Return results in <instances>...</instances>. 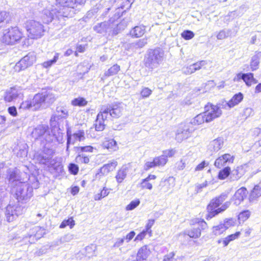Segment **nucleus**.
<instances>
[{"instance_id": "1", "label": "nucleus", "mask_w": 261, "mask_h": 261, "mask_svg": "<svg viewBox=\"0 0 261 261\" xmlns=\"http://www.w3.org/2000/svg\"><path fill=\"white\" fill-rule=\"evenodd\" d=\"M227 198V194L222 193L220 196L216 197L211 200L207 206L208 214L205 217L207 220L211 219L219 214L222 213L229 206L230 202L227 201L219 207Z\"/></svg>"}, {"instance_id": "2", "label": "nucleus", "mask_w": 261, "mask_h": 261, "mask_svg": "<svg viewBox=\"0 0 261 261\" xmlns=\"http://www.w3.org/2000/svg\"><path fill=\"white\" fill-rule=\"evenodd\" d=\"M57 97L51 90H45L41 93L36 94L30 103H27L26 107H34L35 110L40 108L42 105L48 106L52 104L56 99Z\"/></svg>"}, {"instance_id": "3", "label": "nucleus", "mask_w": 261, "mask_h": 261, "mask_svg": "<svg viewBox=\"0 0 261 261\" xmlns=\"http://www.w3.org/2000/svg\"><path fill=\"white\" fill-rule=\"evenodd\" d=\"M164 53L160 48L149 49L145 55L143 63L149 70L158 68L164 60Z\"/></svg>"}, {"instance_id": "4", "label": "nucleus", "mask_w": 261, "mask_h": 261, "mask_svg": "<svg viewBox=\"0 0 261 261\" xmlns=\"http://www.w3.org/2000/svg\"><path fill=\"white\" fill-rule=\"evenodd\" d=\"M82 2V0H56V5L59 7L58 16L72 17L74 8Z\"/></svg>"}, {"instance_id": "5", "label": "nucleus", "mask_w": 261, "mask_h": 261, "mask_svg": "<svg viewBox=\"0 0 261 261\" xmlns=\"http://www.w3.org/2000/svg\"><path fill=\"white\" fill-rule=\"evenodd\" d=\"M11 189L12 192L14 193L16 198L19 202H26L33 196V187L28 184L18 182L17 186Z\"/></svg>"}, {"instance_id": "6", "label": "nucleus", "mask_w": 261, "mask_h": 261, "mask_svg": "<svg viewBox=\"0 0 261 261\" xmlns=\"http://www.w3.org/2000/svg\"><path fill=\"white\" fill-rule=\"evenodd\" d=\"M55 154V149L53 148L49 143H47L42 150L36 152L34 154V159L39 164L48 165L54 164V160L53 157Z\"/></svg>"}, {"instance_id": "7", "label": "nucleus", "mask_w": 261, "mask_h": 261, "mask_svg": "<svg viewBox=\"0 0 261 261\" xmlns=\"http://www.w3.org/2000/svg\"><path fill=\"white\" fill-rule=\"evenodd\" d=\"M22 38V33L19 29L16 27H11L4 31L2 41L7 44H14Z\"/></svg>"}, {"instance_id": "8", "label": "nucleus", "mask_w": 261, "mask_h": 261, "mask_svg": "<svg viewBox=\"0 0 261 261\" xmlns=\"http://www.w3.org/2000/svg\"><path fill=\"white\" fill-rule=\"evenodd\" d=\"M26 28L29 33V37L32 39H38L44 34L43 25L39 21L29 20L26 22Z\"/></svg>"}, {"instance_id": "9", "label": "nucleus", "mask_w": 261, "mask_h": 261, "mask_svg": "<svg viewBox=\"0 0 261 261\" xmlns=\"http://www.w3.org/2000/svg\"><path fill=\"white\" fill-rule=\"evenodd\" d=\"M192 222L195 225L194 227L185 231V233L190 238H198L201 236V230L205 229L207 227V224L203 220H200L199 219L193 220Z\"/></svg>"}, {"instance_id": "10", "label": "nucleus", "mask_w": 261, "mask_h": 261, "mask_svg": "<svg viewBox=\"0 0 261 261\" xmlns=\"http://www.w3.org/2000/svg\"><path fill=\"white\" fill-rule=\"evenodd\" d=\"M23 207L19 204H9L6 208L5 217L9 222L14 221L19 215L22 214Z\"/></svg>"}, {"instance_id": "11", "label": "nucleus", "mask_w": 261, "mask_h": 261, "mask_svg": "<svg viewBox=\"0 0 261 261\" xmlns=\"http://www.w3.org/2000/svg\"><path fill=\"white\" fill-rule=\"evenodd\" d=\"M195 129L194 126H191V124H180L176 133L175 139L178 142H182L190 137Z\"/></svg>"}, {"instance_id": "12", "label": "nucleus", "mask_w": 261, "mask_h": 261, "mask_svg": "<svg viewBox=\"0 0 261 261\" xmlns=\"http://www.w3.org/2000/svg\"><path fill=\"white\" fill-rule=\"evenodd\" d=\"M35 61V53L30 52L15 64L14 70L15 71L19 72L32 66Z\"/></svg>"}, {"instance_id": "13", "label": "nucleus", "mask_w": 261, "mask_h": 261, "mask_svg": "<svg viewBox=\"0 0 261 261\" xmlns=\"http://www.w3.org/2000/svg\"><path fill=\"white\" fill-rule=\"evenodd\" d=\"M23 94L19 87H13L7 89L5 92L4 99L6 102H12L22 99Z\"/></svg>"}, {"instance_id": "14", "label": "nucleus", "mask_w": 261, "mask_h": 261, "mask_svg": "<svg viewBox=\"0 0 261 261\" xmlns=\"http://www.w3.org/2000/svg\"><path fill=\"white\" fill-rule=\"evenodd\" d=\"M59 10L58 9H52L51 10L45 9L43 11L42 19L44 23H48L53 20H58L61 24L64 23L65 16L58 17Z\"/></svg>"}, {"instance_id": "15", "label": "nucleus", "mask_w": 261, "mask_h": 261, "mask_svg": "<svg viewBox=\"0 0 261 261\" xmlns=\"http://www.w3.org/2000/svg\"><path fill=\"white\" fill-rule=\"evenodd\" d=\"M106 109L105 114H107L108 118L112 117L117 118L122 114V107L120 103L112 104L110 106H103L101 109Z\"/></svg>"}, {"instance_id": "16", "label": "nucleus", "mask_w": 261, "mask_h": 261, "mask_svg": "<svg viewBox=\"0 0 261 261\" xmlns=\"http://www.w3.org/2000/svg\"><path fill=\"white\" fill-rule=\"evenodd\" d=\"M204 114L206 117L207 122L213 121L214 119L220 117L222 114L221 110L216 105L208 104L204 107Z\"/></svg>"}, {"instance_id": "17", "label": "nucleus", "mask_w": 261, "mask_h": 261, "mask_svg": "<svg viewBox=\"0 0 261 261\" xmlns=\"http://www.w3.org/2000/svg\"><path fill=\"white\" fill-rule=\"evenodd\" d=\"M67 146L66 151H69V145L73 144L75 141H81L85 139V133L83 130H79L77 132L72 134L69 128L67 130Z\"/></svg>"}, {"instance_id": "18", "label": "nucleus", "mask_w": 261, "mask_h": 261, "mask_svg": "<svg viewBox=\"0 0 261 261\" xmlns=\"http://www.w3.org/2000/svg\"><path fill=\"white\" fill-rule=\"evenodd\" d=\"M114 18H111L108 21L97 23L93 29L98 33L105 34L108 32H112L114 27Z\"/></svg>"}, {"instance_id": "19", "label": "nucleus", "mask_w": 261, "mask_h": 261, "mask_svg": "<svg viewBox=\"0 0 261 261\" xmlns=\"http://www.w3.org/2000/svg\"><path fill=\"white\" fill-rule=\"evenodd\" d=\"M106 109L100 111L97 115L96 119L95 121L94 125L95 130L96 131L101 132L105 128L106 124L105 122L108 119L107 117V114H105Z\"/></svg>"}, {"instance_id": "20", "label": "nucleus", "mask_w": 261, "mask_h": 261, "mask_svg": "<svg viewBox=\"0 0 261 261\" xmlns=\"http://www.w3.org/2000/svg\"><path fill=\"white\" fill-rule=\"evenodd\" d=\"M233 161V156H231L230 154L226 153L217 158L215 162L214 165L218 168H221L230 163H232Z\"/></svg>"}, {"instance_id": "21", "label": "nucleus", "mask_w": 261, "mask_h": 261, "mask_svg": "<svg viewBox=\"0 0 261 261\" xmlns=\"http://www.w3.org/2000/svg\"><path fill=\"white\" fill-rule=\"evenodd\" d=\"M7 179L9 181V184L10 185L12 188L17 186L18 185V182H21L20 181L18 170L16 169H9L8 170Z\"/></svg>"}, {"instance_id": "22", "label": "nucleus", "mask_w": 261, "mask_h": 261, "mask_svg": "<svg viewBox=\"0 0 261 261\" xmlns=\"http://www.w3.org/2000/svg\"><path fill=\"white\" fill-rule=\"evenodd\" d=\"M247 189L244 187H242L236 192L231 200L233 202L234 204L239 205L247 197Z\"/></svg>"}, {"instance_id": "23", "label": "nucleus", "mask_w": 261, "mask_h": 261, "mask_svg": "<svg viewBox=\"0 0 261 261\" xmlns=\"http://www.w3.org/2000/svg\"><path fill=\"white\" fill-rule=\"evenodd\" d=\"M48 126L44 125H38L35 128L32 132V137L35 139H37L44 136H48L50 137V135L48 134Z\"/></svg>"}, {"instance_id": "24", "label": "nucleus", "mask_w": 261, "mask_h": 261, "mask_svg": "<svg viewBox=\"0 0 261 261\" xmlns=\"http://www.w3.org/2000/svg\"><path fill=\"white\" fill-rule=\"evenodd\" d=\"M206 62L205 61H200L194 64L190 65L189 66L182 68L183 72L186 74H191L196 71L201 69V67L205 65Z\"/></svg>"}, {"instance_id": "25", "label": "nucleus", "mask_w": 261, "mask_h": 261, "mask_svg": "<svg viewBox=\"0 0 261 261\" xmlns=\"http://www.w3.org/2000/svg\"><path fill=\"white\" fill-rule=\"evenodd\" d=\"M237 76L238 80H243L248 86H250L258 82L257 80L254 78L253 74L252 73H239Z\"/></svg>"}, {"instance_id": "26", "label": "nucleus", "mask_w": 261, "mask_h": 261, "mask_svg": "<svg viewBox=\"0 0 261 261\" xmlns=\"http://www.w3.org/2000/svg\"><path fill=\"white\" fill-rule=\"evenodd\" d=\"M166 164L165 158L163 156H159L155 158L152 162H147L145 163L144 169L148 170L151 168L156 166H163Z\"/></svg>"}, {"instance_id": "27", "label": "nucleus", "mask_w": 261, "mask_h": 261, "mask_svg": "<svg viewBox=\"0 0 261 261\" xmlns=\"http://www.w3.org/2000/svg\"><path fill=\"white\" fill-rule=\"evenodd\" d=\"M130 20L129 18H124L120 22L118 23L114 18V27L112 28V33L114 35L118 34L121 31L123 30L128 25Z\"/></svg>"}, {"instance_id": "28", "label": "nucleus", "mask_w": 261, "mask_h": 261, "mask_svg": "<svg viewBox=\"0 0 261 261\" xmlns=\"http://www.w3.org/2000/svg\"><path fill=\"white\" fill-rule=\"evenodd\" d=\"M175 186V179L173 177H169L167 179L162 180L159 187L163 192H166Z\"/></svg>"}, {"instance_id": "29", "label": "nucleus", "mask_w": 261, "mask_h": 261, "mask_svg": "<svg viewBox=\"0 0 261 261\" xmlns=\"http://www.w3.org/2000/svg\"><path fill=\"white\" fill-rule=\"evenodd\" d=\"M223 145V139L218 138L211 141L208 145V150L215 152L219 150Z\"/></svg>"}, {"instance_id": "30", "label": "nucleus", "mask_w": 261, "mask_h": 261, "mask_svg": "<svg viewBox=\"0 0 261 261\" xmlns=\"http://www.w3.org/2000/svg\"><path fill=\"white\" fill-rule=\"evenodd\" d=\"M117 165V161L113 160L110 163L104 165L100 169L98 174H101L102 175L107 174L110 171L114 170Z\"/></svg>"}, {"instance_id": "31", "label": "nucleus", "mask_w": 261, "mask_h": 261, "mask_svg": "<svg viewBox=\"0 0 261 261\" xmlns=\"http://www.w3.org/2000/svg\"><path fill=\"white\" fill-rule=\"evenodd\" d=\"M145 32V27L144 25H138L133 28L129 32L130 36L133 38H139L142 36Z\"/></svg>"}, {"instance_id": "32", "label": "nucleus", "mask_w": 261, "mask_h": 261, "mask_svg": "<svg viewBox=\"0 0 261 261\" xmlns=\"http://www.w3.org/2000/svg\"><path fill=\"white\" fill-rule=\"evenodd\" d=\"M149 254L150 250L144 246L139 250L136 259L138 261H145Z\"/></svg>"}, {"instance_id": "33", "label": "nucleus", "mask_w": 261, "mask_h": 261, "mask_svg": "<svg viewBox=\"0 0 261 261\" xmlns=\"http://www.w3.org/2000/svg\"><path fill=\"white\" fill-rule=\"evenodd\" d=\"M204 122H207L205 114H204V113L203 112L197 115L188 123L191 124V126H194V125H200Z\"/></svg>"}, {"instance_id": "34", "label": "nucleus", "mask_w": 261, "mask_h": 261, "mask_svg": "<svg viewBox=\"0 0 261 261\" xmlns=\"http://www.w3.org/2000/svg\"><path fill=\"white\" fill-rule=\"evenodd\" d=\"M260 58L261 51L256 52L255 55L252 57L250 62V67L252 71L258 69Z\"/></svg>"}, {"instance_id": "35", "label": "nucleus", "mask_w": 261, "mask_h": 261, "mask_svg": "<svg viewBox=\"0 0 261 261\" xmlns=\"http://www.w3.org/2000/svg\"><path fill=\"white\" fill-rule=\"evenodd\" d=\"M260 196H261V187L258 185H255L250 194L249 201L253 202Z\"/></svg>"}, {"instance_id": "36", "label": "nucleus", "mask_w": 261, "mask_h": 261, "mask_svg": "<svg viewBox=\"0 0 261 261\" xmlns=\"http://www.w3.org/2000/svg\"><path fill=\"white\" fill-rule=\"evenodd\" d=\"M244 174L243 168L242 166L237 167V168L230 173V178L232 180H237Z\"/></svg>"}, {"instance_id": "37", "label": "nucleus", "mask_w": 261, "mask_h": 261, "mask_svg": "<svg viewBox=\"0 0 261 261\" xmlns=\"http://www.w3.org/2000/svg\"><path fill=\"white\" fill-rule=\"evenodd\" d=\"M102 146L110 150H116L118 148L116 142L112 139L105 140L102 143Z\"/></svg>"}, {"instance_id": "38", "label": "nucleus", "mask_w": 261, "mask_h": 261, "mask_svg": "<svg viewBox=\"0 0 261 261\" xmlns=\"http://www.w3.org/2000/svg\"><path fill=\"white\" fill-rule=\"evenodd\" d=\"M127 172V168L123 166L117 172L116 178L118 183H121L125 178Z\"/></svg>"}, {"instance_id": "39", "label": "nucleus", "mask_w": 261, "mask_h": 261, "mask_svg": "<svg viewBox=\"0 0 261 261\" xmlns=\"http://www.w3.org/2000/svg\"><path fill=\"white\" fill-rule=\"evenodd\" d=\"M243 99V95L242 93L239 92L233 95L230 100H229L230 107L232 108L238 105Z\"/></svg>"}, {"instance_id": "40", "label": "nucleus", "mask_w": 261, "mask_h": 261, "mask_svg": "<svg viewBox=\"0 0 261 261\" xmlns=\"http://www.w3.org/2000/svg\"><path fill=\"white\" fill-rule=\"evenodd\" d=\"M68 114L67 110L62 106L57 107L56 108V112L55 113V114L58 117V119L66 118L68 116Z\"/></svg>"}, {"instance_id": "41", "label": "nucleus", "mask_w": 261, "mask_h": 261, "mask_svg": "<svg viewBox=\"0 0 261 261\" xmlns=\"http://www.w3.org/2000/svg\"><path fill=\"white\" fill-rule=\"evenodd\" d=\"M96 249V245L92 244L85 247L84 250H83L82 253L86 256L90 257L95 254Z\"/></svg>"}, {"instance_id": "42", "label": "nucleus", "mask_w": 261, "mask_h": 261, "mask_svg": "<svg viewBox=\"0 0 261 261\" xmlns=\"http://www.w3.org/2000/svg\"><path fill=\"white\" fill-rule=\"evenodd\" d=\"M240 235V232H236L234 234H232L230 235H229L227 237H226L225 239H224L223 240H219L218 241L219 243H220L221 242H222L223 245L224 247L228 245V244L231 242L232 241L238 238L239 237Z\"/></svg>"}, {"instance_id": "43", "label": "nucleus", "mask_w": 261, "mask_h": 261, "mask_svg": "<svg viewBox=\"0 0 261 261\" xmlns=\"http://www.w3.org/2000/svg\"><path fill=\"white\" fill-rule=\"evenodd\" d=\"M120 70V66L117 64H114L105 72V75L106 76H111L116 75Z\"/></svg>"}, {"instance_id": "44", "label": "nucleus", "mask_w": 261, "mask_h": 261, "mask_svg": "<svg viewBox=\"0 0 261 261\" xmlns=\"http://www.w3.org/2000/svg\"><path fill=\"white\" fill-rule=\"evenodd\" d=\"M87 101L84 97H79L73 99L71 103L73 106L84 107L87 105Z\"/></svg>"}, {"instance_id": "45", "label": "nucleus", "mask_w": 261, "mask_h": 261, "mask_svg": "<svg viewBox=\"0 0 261 261\" xmlns=\"http://www.w3.org/2000/svg\"><path fill=\"white\" fill-rule=\"evenodd\" d=\"M163 261H182V258L180 256H175L174 252H171L164 256Z\"/></svg>"}, {"instance_id": "46", "label": "nucleus", "mask_w": 261, "mask_h": 261, "mask_svg": "<svg viewBox=\"0 0 261 261\" xmlns=\"http://www.w3.org/2000/svg\"><path fill=\"white\" fill-rule=\"evenodd\" d=\"M229 175H230V168L227 166L219 171L218 177L219 179L222 180L225 179Z\"/></svg>"}, {"instance_id": "47", "label": "nucleus", "mask_w": 261, "mask_h": 261, "mask_svg": "<svg viewBox=\"0 0 261 261\" xmlns=\"http://www.w3.org/2000/svg\"><path fill=\"white\" fill-rule=\"evenodd\" d=\"M226 230L222 223L213 227V232L216 236H219L223 233Z\"/></svg>"}, {"instance_id": "48", "label": "nucleus", "mask_w": 261, "mask_h": 261, "mask_svg": "<svg viewBox=\"0 0 261 261\" xmlns=\"http://www.w3.org/2000/svg\"><path fill=\"white\" fill-rule=\"evenodd\" d=\"M250 216V212L248 210L244 211L241 212L238 215V220L239 223H243L246 220H247Z\"/></svg>"}, {"instance_id": "49", "label": "nucleus", "mask_w": 261, "mask_h": 261, "mask_svg": "<svg viewBox=\"0 0 261 261\" xmlns=\"http://www.w3.org/2000/svg\"><path fill=\"white\" fill-rule=\"evenodd\" d=\"M230 30H222L218 33L217 38L218 40H222L230 36Z\"/></svg>"}, {"instance_id": "50", "label": "nucleus", "mask_w": 261, "mask_h": 261, "mask_svg": "<svg viewBox=\"0 0 261 261\" xmlns=\"http://www.w3.org/2000/svg\"><path fill=\"white\" fill-rule=\"evenodd\" d=\"M28 150L27 144H24L19 146V151L17 152V156L20 158H24L27 156Z\"/></svg>"}, {"instance_id": "51", "label": "nucleus", "mask_w": 261, "mask_h": 261, "mask_svg": "<svg viewBox=\"0 0 261 261\" xmlns=\"http://www.w3.org/2000/svg\"><path fill=\"white\" fill-rule=\"evenodd\" d=\"M75 225L74 221L72 218H69L67 220H64L60 224V228H64L67 226H69L72 228Z\"/></svg>"}, {"instance_id": "52", "label": "nucleus", "mask_w": 261, "mask_h": 261, "mask_svg": "<svg viewBox=\"0 0 261 261\" xmlns=\"http://www.w3.org/2000/svg\"><path fill=\"white\" fill-rule=\"evenodd\" d=\"M40 229V228L38 226H35L31 229V231L29 234V237L31 239L33 238L32 241H34V238H35V240L40 238L39 235L38 234L37 231Z\"/></svg>"}, {"instance_id": "53", "label": "nucleus", "mask_w": 261, "mask_h": 261, "mask_svg": "<svg viewBox=\"0 0 261 261\" xmlns=\"http://www.w3.org/2000/svg\"><path fill=\"white\" fill-rule=\"evenodd\" d=\"M59 55L58 53H56L54 56L53 59L44 62L43 63V67L45 68H48L53 64H55L59 58Z\"/></svg>"}, {"instance_id": "54", "label": "nucleus", "mask_w": 261, "mask_h": 261, "mask_svg": "<svg viewBox=\"0 0 261 261\" xmlns=\"http://www.w3.org/2000/svg\"><path fill=\"white\" fill-rule=\"evenodd\" d=\"M147 43V39L146 38H142L134 43L133 45L136 48H141L143 47Z\"/></svg>"}, {"instance_id": "55", "label": "nucleus", "mask_w": 261, "mask_h": 261, "mask_svg": "<svg viewBox=\"0 0 261 261\" xmlns=\"http://www.w3.org/2000/svg\"><path fill=\"white\" fill-rule=\"evenodd\" d=\"M176 151L174 149H168L163 151V154L161 156H163L165 159L166 163L167 162V158L172 157L176 153Z\"/></svg>"}, {"instance_id": "56", "label": "nucleus", "mask_w": 261, "mask_h": 261, "mask_svg": "<svg viewBox=\"0 0 261 261\" xmlns=\"http://www.w3.org/2000/svg\"><path fill=\"white\" fill-rule=\"evenodd\" d=\"M194 35V33L190 30H185L181 34V36L185 40L191 39Z\"/></svg>"}, {"instance_id": "57", "label": "nucleus", "mask_w": 261, "mask_h": 261, "mask_svg": "<svg viewBox=\"0 0 261 261\" xmlns=\"http://www.w3.org/2000/svg\"><path fill=\"white\" fill-rule=\"evenodd\" d=\"M218 108H219V109L221 110V109H224L226 110H229L231 108L230 107V105H229V102L226 101V100H222L220 101L216 105Z\"/></svg>"}, {"instance_id": "58", "label": "nucleus", "mask_w": 261, "mask_h": 261, "mask_svg": "<svg viewBox=\"0 0 261 261\" xmlns=\"http://www.w3.org/2000/svg\"><path fill=\"white\" fill-rule=\"evenodd\" d=\"M140 203V201L139 199L132 201L130 203L126 206V210L127 211H132L137 207Z\"/></svg>"}, {"instance_id": "59", "label": "nucleus", "mask_w": 261, "mask_h": 261, "mask_svg": "<svg viewBox=\"0 0 261 261\" xmlns=\"http://www.w3.org/2000/svg\"><path fill=\"white\" fill-rule=\"evenodd\" d=\"M75 161L78 163H83L85 164H87L89 162V158L82 154L81 155H79L76 157Z\"/></svg>"}, {"instance_id": "60", "label": "nucleus", "mask_w": 261, "mask_h": 261, "mask_svg": "<svg viewBox=\"0 0 261 261\" xmlns=\"http://www.w3.org/2000/svg\"><path fill=\"white\" fill-rule=\"evenodd\" d=\"M68 169L69 172L73 175L77 174L79 172L78 166L74 163H70L69 165Z\"/></svg>"}, {"instance_id": "61", "label": "nucleus", "mask_w": 261, "mask_h": 261, "mask_svg": "<svg viewBox=\"0 0 261 261\" xmlns=\"http://www.w3.org/2000/svg\"><path fill=\"white\" fill-rule=\"evenodd\" d=\"M149 180L146 178L143 179L141 182V186L142 189H146L151 190L152 189V185L149 182Z\"/></svg>"}, {"instance_id": "62", "label": "nucleus", "mask_w": 261, "mask_h": 261, "mask_svg": "<svg viewBox=\"0 0 261 261\" xmlns=\"http://www.w3.org/2000/svg\"><path fill=\"white\" fill-rule=\"evenodd\" d=\"M151 93L152 90L147 87L143 88L141 91V95L143 98L148 97Z\"/></svg>"}, {"instance_id": "63", "label": "nucleus", "mask_w": 261, "mask_h": 261, "mask_svg": "<svg viewBox=\"0 0 261 261\" xmlns=\"http://www.w3.org/2000/svg\"><path fill=\"white\" fill-rule=\"evenodd\" d=\"M8 13L6 11L0 12V28L3 26V24L8 17Z\"/></svg>"}, {"instance_id": "64", "label": "nucleus", "mask_w": 261, "mask_h": 261, "mask_svg": "<svg viewBox=\"0 0 261 261\" xmlns=\"http://www.w3.org/2000/svg\"><path fill=\"white\" fill-rule=\"evenodd\" d=\"M225 229L226 230L230 226L234 225V221L232 219H225L223 223H222Z\"/></svg>"}]
</instances>
